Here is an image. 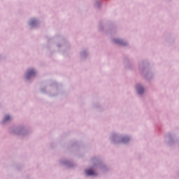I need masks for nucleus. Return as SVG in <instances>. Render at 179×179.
<instances>
[{"label": "nucleus", "instance_id": "39448f33", "mask_svg": "<svg viewBox=\"0 0 179 179\" xmlns=\"http://www.w3.org/2000/svg\"><path fill=\"white\" fill-rule=\"evenodd\" d=\"M115 43H117V44H122V41H121V40H115Z\"/></svg>", "mask_w": 179, "mask_h": 179}, {"label": "nucleus", "instance_id": "f257e3e1", "mask_svg": "<svg viewBox=\"0 0 179 179\" xmlns=\"http://www.w3.org/2000/svg\"><path fill=\"white\" fill-rule=\"evenodd\" d=\"M36 75V72L34 70L31 69L29 70L27 73V79H29V78H31V76H34Z\"/></svg>", "mask_w": 179, "mask_h": 179}, {"label": "nucleus", "instance_id": "7ed1b4c3", "mask_svg": "<svg viewBox=\"0 0 179 179\" xmlns=\"http://www.w3.org/2000/svg\"><path fill=\"white\" fill-rule=\"evenodd\" d=\"M85 174H87V176H95L94 171L93 170L85 171Z\"/></svg>", "mask_w": 179, "mask_h": 179}, {"label": "nucleus", "instance_id": "20e7f679", "mask_svg": "<svg viewBox=\"0 0 179 179\" xmlns=\"http://www.w3.org/2000/svg\"><path fill=\"white\" fill-rule=\"evenodd\" d=\"M9 120H10V115H6L4 117V122L6 121H9Z\"/></svg>", "mask_w": 179, "mask_h": 179}, {"label": "nucleus", "instance_id": "423d86ee", "mask_svg": "<svg viewBox=\"0 0 179 179\" xmlns=\"http://www.w3.org/2000/svg\"><path fill=\"white\" fill-rule=\"evenodd\" d=\"M31 24L33 25V22H31Z\"/></svg>", "mask_w": 179, "mask_h": 179}, {"label": "nucleus", "instance_id": "f03ea898", "mask_svg": "<svg viewBox=\"0 0 179 179\" xmlns=\"http://www.w3.org/2000/svg\"><path fill=\"white\" fill-rule=\"evenodd\" d=\"M136 89H137V90H138L139 94H142V93H143V87H142L141 86V85H138L136 86Z\"/></svg>", "mask_w": 179, "mask_h": 179}]
</instances>
